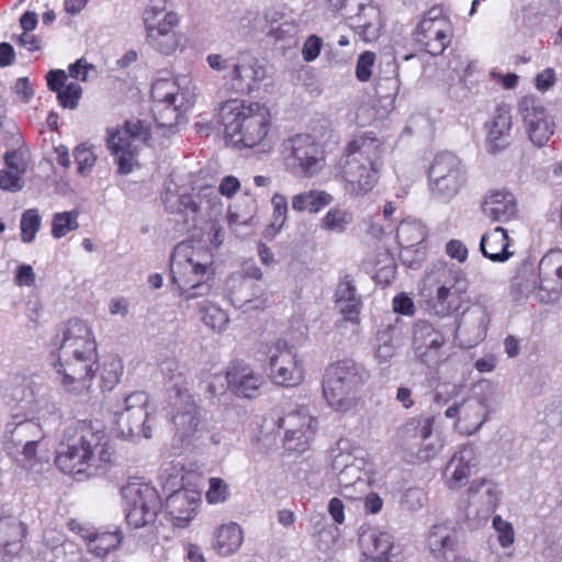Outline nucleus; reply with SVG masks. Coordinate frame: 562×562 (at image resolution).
I'll return each instance as SVG.
<instances>
[{"label": "nucleus", "mask_w": 562, "mask_h": 562, "mask_svg": "<svg viewBox=\"0 0 562 562\" xmlns=\"http://www.w3.org/2000/svg\"><path fill=\"white\" fill-rule=\"evenodd\" d=\"M229 494V486L224 480L220 477H211L209 480V488L205 493L209 504H222L228 499Z\"/></svg>", "instance_id": "obj_58"}, {"label": "nucleus", "mask_w": 562, "mask_h": 562, "mask_svg": "<svg viewBox=\"0 0 562 562\" xmlns=\"http://www.w3.org/2000/svg\"><path fill=\"white\" fill-rule=\"evenodd\" d=\"M234 30L243 36L263 31L260 15L251 10L238 11L234 19Z\"/></svg>", "instance_id": "obj_49"}, {"label": "nucleus", "mask_w": 562, "mask_h": 562, "mask_svg": "<svg viewBox=\"0 0 562 562\" xmlns=\"http://www.w3.org/2000/svg\"><path fill=\"white\" fill-rule=\"evenodd\" d=\"M513 126L512 115L507 109L499 108L493 119L486 123V149L496 154L509 145Z\"/></svg>", "instance_id": "obj_34"}, {"label": "nucleus", "mask_w": 562, "mask_h": 562, "mask_svg": "<svg viewBox=\"0 0 562 562\" xmlns=\"http://www.w3.org/2000/svg\"><path fill=\"white\" fill-rule=\"evenodd\" d=\"M78 211L60 212L53 216L52 221V235L59 239L66 236L69 232L76 231L78 224Z\"/></svg>", "instance_id": "obj_51"}, {"label": "nucleus", "mask_w": 562, "mask_h": 562, "mask_svg": "<svg viewBox=\"0 0 562 562\" xmlns=\"http://www.w3.org/2000/svg\"><path fill=\"white\" fill-rule=\"evenodd\" d=\"M501 502L498 485L487 479L473 480L468 488V516L485 521Z\"/></svg>", "instance_id": "obj_24"}, {"label": "nucleus", "mask_w": 562, "mask_h": 562, "mask_svg": "<svg viewBox=\"0 0 562 562\" xmlns=\"http://www.w3.org/2000/svg\"><path fill=\"white\" fill-rule=\"evenodd\" d=\"M161 370L171 383L169 401L173 447L181 450L196 443H204L205 440L213 445L220 443V432L211 431L201 407L187 387L188 379L179 363L166 362Z\"/></svg>", "instance_id": "obj_3"}, {"label": "nucleus", "mask_w": 562, "mask_h": 562, "mask_svg": "<svg viewBox=\"0 0 562 562\" xmlns=\"http://www.w3.org/2000/svg\"><path fill=\"white\" fill-rule=\"evenodd\" d=\"M279 429L284 430L283 447L288 451L304 452L314 439L318 420L305 406L285 412L277 419Z\"/></svg>", "instance_id": "obj_17"}, {"label": "nucleus", "mask_w": 562, "mask_h": 562, "mask_svg": "<svg viewBox=\"0 0 562 562\" xmlns=\"http://www.w3.org/2000/svg\"><path fill=\"white\" fill-rule=\"evenodd\" d=\"M180 24V16L175 11L166 12L159 20H154L151 23L144 24L146 37L154 35H167L178 33L176 29Z\"/></svg>", "instance_id": "obj_47"}, {"label": "nucleus", "mask_w": 562, "mask_h": 562, "mask_svg": "<svg viewBox=\"0 0 562 562\" xmlns=\"http://www.w3.org/2000/svg\"><path fill=\"white\" fill-rule=\"evenodd\" d=\"M449 340L447 325H436L418 319L412 327V352L416 362L436 368L445 360V348Z\"/></svg>", "instance_id": "obj_13"}, {"label": "nucleus", "mask_w": 562, "mask_h": 562, "mask_svg": "<svg viewBox=\"0 0 562 562\" xmlns=\"http://www.w3.org/2000/svg\"><path fill=\"white\" fill-rule=\"evenodd\" d=\"M180 33L167 34V35H154L153 37H146L148 45L161 55H172L180 45Z\"/></svg>", "instance_id": "obj_54"}, {"label": "nucleus", "mask_w": 562, "mask_h": 562, "mask_svg": "<svg viewBox=\"0 0 562 562\" xmlns=\"http://www.w3.org/2000/svg\"><path fill=\"white\" fill-rule=\"evenodd\" d=\"M366 461L339 448L331 451V471L336 476L339 493L349 499H357L366 492L369 479L364 472Z\"/></svg>", "instance_id": "obj_18"}, {"label": "nucleus", "mask_w": 562, "mask_h": 562, "mask_svg": "<svg viewBox=\"0 0 562 562\" xmlns=\"http://www.w3.org/2000/svg\"><path fill=\"white\" fill-rule=\"evenodd\" d=\"M358 390H346L342 386L323 384V394L330 408L338 413H348L358 404Z\"/></svg>", "instance_id": "obj_42"}, {"label": "nucleus", "mask_w": 562, "mask_h": 562, "mask_svg": "<svg viewBox=\"0 0 562 562\" xmlns=\"http://www.w3.org/2000/svg\"><path fill=\"white\" fill-rule=\"evenodd\" d=\"M492 526L497 536V542L503 549L510 548L515 542L513 525L504 520L499 515L493 517Z\"/></svg>", "instance_id": "obj_57"}, {"label": "nucleus", "mask_w": 562, "mask_h": 562, "mask_svg": "<svg viewBox=\"0 0 562 562\" xmlns=\"http://www.w3.org/2000/svg\"><path fill=\"white\" fill-rule=\"evenodd\" d=\"M57 350L53 362L63 389L80 394L90 387L97 371V341L90 325L81 319L68 321L56 333L52 342Z\"/></svg>", "instance_id": "obj_2"}, {"label": "nucleus", "mask_w": 562, "mask_h": 562, "mask_svg": "<svg viewBox=\"0 0 562 562\" xmlns=\"http://www.w3.org/2000/svg\"><path fill=\"white\" fill-rule=\"evenodd\" d=\"M428 548L430 552L441 560H449L458 548V531L452 525L436 524L428 533Z\"/></svg>", "instance_id": "obj_35"}, {"label": "nucleus", "mask_w": 562, "mask_h": 562, "mask_svg": "<svg viewBox=\"0 0 562 562\" xmlns=\"http://www.w3.org/2000/svg\"><path fill=\"white\" fill-rule=\"evenodd\" d=\"M427 231L425 225L417 220H406L401 222L397 227L396 238L401 246V258L408 261L409 252L414 247H417L415 252H419V245L425 240Z\"/></svg>", "instance_id": "obj_39"}, {"label": "nucleus", "mask_w": 562, "mask_h": 562, "mask_svg": "<svg viewBox=\"0 0 562 562\" xmlns=\"http://www.w3.org/2000/svg\"><path fill=\"white\" fill-rule=\"evenodd\" d=\"M255 206L251 205V210L247 213H239L233 209L228 210L227 223L232 232L238 236L249 235L257 224L254 215Z\"/></svg>", "instance_id": "obj_48"}, {"label": "nucleus", "mask_w": 562, "mask_h": 562, "mask_svg": "<svg viewBox=\"0 0 562 562\" xmlns=\"http://www.w3.org/2000/svg\"><path fill=\"white\" fill-rule=\"evenodd\" d=\"M351 220V214L346 210L333 207L322 218L321 226L326 231L340 234L346 231Z\"/></svg>", "instance_id": "obj_52"}, {"label": "nucleus", "mask_w": 562, "mask_h": 562, "mask_svg": "<svg viewBox=\"0 0 562 562\" xmlns=\"http://www.w3.org/2000/svg\"><path fill=\"white\" fill-rule=\"evenodd\" d=\"M509 248L510 239L507 231L501 226L484 233L480 240L482 255L493 262L507 261L514 255Z\"/></svg>", "instance_id": "obj_36"}, {"label": "nucleus", "mask_w": 562, "mask_h": 562, "mask_svg": "<svg viewBox=\"0 0 562 562\" xmlns=\"http://www.w3.org/2000/svg\"><path fill=\"white\" fill-rule=\"evenodd\" d=\"M311 536L321 551L327 552L339 544L341 532L338 526L329 524L323 515L311 518Z\"/></svg>", "instance_id": "obj_40"}, {"label": "nucleus", "mask_w": 562, "mask_h": 562, "mask_svg": "<svg viewBox=\"0 0 562 562\" xmlns=\"http://www.w3.org/2000/svg\"><path fill=\"white\" fill-rule=\"evenodd\" d=\"M123 372V366L120 359L112 357L103 363L101 371L102 387L112 390Z\"/></svg>", "instance_id": "obj_55"}, {"label": "nucleus", "mask_w": 562, "mask_h": 562, "mask_svg": "<svg viewBox=\"0 0 562 562\" xmlns=\"http://www.w3.org/2000/svg\"><path fill=\"white\" fill-rule=\"evenodd\" d=\"M116 463L115 445L97 420L82 419L71 424L55 456L57 469L77 480L105 475Z\"/></svg>", "instance_id": "obj_1"}, {"label": "nucleus", "mask_w": 562, "mask_h": 562, "mask_svg": "<svg viewBox=\"0 0 562 562\" xmlns=\"http://www.w3.org/2000/svg\"><path fill=\"white\" fill-rule=\"evenodd\" d=\"M74 157L80 173L90 172L97 159L92 149L86 145H79L74 151Z\"/></svg>", "instance_id": "obj_63"}, {"label": "nucleus", "mask_w": 562, "mask_h": 562, "mask_svg": "<svg viewBox=\"0 0 562 562\" xmlns=\"http://www.w3.org/2000/svg\"><path fill=\"white\" fill-rule=\"evenodd\" d=\"M355 27L366 42H372L380 36V12L371 5H360Z\"/></svg>", "instance_id": "obj_41"}, {"label": "nucleus", "mask_w": 562, "mask_h": 562, "mask_svg": "<svg viewBox=\"0 0 562 562\" xmlns=\"http://www.w3.org/2000/svg\"><path fill=\"white\" fill-rule=\"evenodd\" d=\"M228 297L231 303L243 313L265 311L270 301V293L263 283L250 279H228Z\"/></svg>", "instance_id": "obj_23"}, {"label": "nucleus", "mask_w": 562, "mask_h": 562, "mask_svg": "<svg viewBox=\"0 0 562 562\" xmlns=\"http://www.w3.org/2000/svg\"><path fill=\"white\" fill-rule=\"evenodd\" d=\"M126 522L135 528L145 527L155 521L161 508L160 497L148 483L132 481L121 490Z\"/></svg>", "instance_id": "obj_12"}, {"label": "nucleus", "mask_w": 562, "mask_h": 562, "mask_svg": "<svg viewBox=\"0 0 562 562\" xmlns=\"http://www.w3.org/2000/svg\"><path fill=\"white\" fill-rule=\"evenodd\" d=\"M113 414L123 436L133 439L151 437L155 417L147 393L137 391L128 394L115 404Z\"/></svg>", "instance_id": "obj_11"}, {"label": "nucleus", "mask_w": 562, "mask_h": 562, "mask_svg": "<svg viewBox=\"0 0 562 562\" xmlns=\"http://www.w3.org/2000/svg\"><path fill=\"white\" fill-rule=\"evenodd\" d=\"M317 137L297 134L283 143L285 165L292 172L313 176L325 168V156Z\"/></svg>", "instance_id": "obj_15"}, {"label": "nucleus", "mask_w": 562, "mask_h": 562, "mask_svg": "<svg viewBox=\"0 0 562 562\" xmlns=\"http://www.w3.org/2000/svg\"><path fill=\"white\" fill-rule=\"evenodd\" d=\"M220 117L226 143L238 148L261 144L271 125L268 106L255 101L227 100L221 105Z\"/></svg>", "instance_id": "obj_5"}, {"label": "nucleus", "mask_w": 562, "mask_h": 562, "mask_svg": "<svg viewBox=\"0 0 562 562\" xmlns=\"http://www.w3.org/2000/svg\"><path fill=\"white\" fill-rule=\"evenodd\" d=\"M4 161L9 171H0V176H22L29 169L30 151L24 146L9 150L4 155Z\"/></svg>", "instance_id": "obj_46"}, {"label": "nucleus", "mask_w": 562, "mask_h": 562, "mask_svg": "<svg viewBox=\"0 0 562 562\" xmlns=\"http://www.w3.org/2000/svg\"><path fill=\"white\" fill-rule=\"evenodd\" d=\"M201 319L214 331H223L229 324V317L225 310L212 302H204L200 307Z\"/></svg>", "instance_id": "obj_45"}, {"label": "nucleus", "mask_w": 562, "mask_h": 562, "mask_svg": "<svg viewBox=\"0 0 562 562\" xmlns=\"http://www.w3.org/2000/svg\"><path fill=\"white\" fill-rule=\"evenodd\" d=\"M465 292L463 273L445 261L432 262L418 285L424 310L430 316L447 317L460 308Z\"/></svg>", "instance_id": "obj_7"}, {"label": "nucleus", "mask_w": 562, "mask_h": 562, "mask_svg": "<svg viewBox=\"0 0 562 562\" xmlns=\"http://www.w3.org/2000/svg\"><path fill=\"white\" fill-rule=\"evenodd\" d=\"M269 375L280 386L295 387L305 378L304 363L299 353L283 338L276 339L268 348Z\"/></svg>", "instance_id": "obj_16"}, {"label": "nucleus", "mask_w": 562, "mask_h": 562, "mask_svg": "<svg viewBox=\"0 0 562 562\" xmlns=\"http://www.w3.org/2000/svg\"><path fill=\"white\" fill-rule=\"evenodd\" d=\"M267 77V69L259 59L248 52L235 54L232 70L225 76L228 88L241 94H248L259 89Z\"/></svg>", "instance_id": "obj_22"}, {"label": "nucleus", "mask_w": 562, "mask_h": 562, "mask_svg": "<svg viewBox=\"0 0 562 562\" xmlns=\"http://www.w3.org/2000/svg\"><path fill=\"white\" fill-rule=\"evenodd\" d=\"M539 284L530 265H524L521 272L524 276L530 273L533 279L527 280L525 284L520 281V274L515 278L514 285L520 286L522 294H530L538 289V296L541 301L553 300L562 291V250H551L546 254L539 262Z\"/></svg>", "instance_id": "obj_14"}, {"label": "nucleus", "mask_w": 562, "mask_h": 562, "mask_svg": "<svg viewBox=\"0 0 562 562\" xmlns=\"http://www.w3.org/2000/svg\"><path fill=\"white\" fill-rule=\"evenodd\" d=\"M366 378L367 373L364 369L351 360H342L328 366L323 384L359 391Z\"/></svg>", "instance_id": "obj_31"}, {"label": "nucleus", "mask_w": 562, "mask_h": 562, "mask_svg": "<svg viewBox=\"0 0 562 562\" xmlns=\"http://www.w3.org/2000/svg\"><path fill=\"white\" fill-rule=\"evenodd\" d=\"M434 425V416L408 418L398 429L401 446L412 452L422 440L430 439Z\"/></svg>", "instance_id": "obj_37"}, {"label": "nucleus", "mask_w": 562, "mask_h": 562, "mask_svg": "<svg viewBox=\"0 0 562 562\" xmlns=\"http://www.w3.org/2000/svg\"><path fill=\"white\" fill-rule=\"evenodd\" d=\"M244 542L241 527L234 521L220 525L213 531L212 548L221 557L236 553Z\"/></svg>", "instance_id": "obj_38"}, {"label": "nucleus", "mask_w": 562, "mask_h": 562, "mask_svg": "<svg viewBox=\"0 0 562 562\" xmlns=\"http://www.w3.org/2000/svg\"><path fill=\"white\" fill-rule=\"evenodd\" d=\"M467 171L464 162L452 151H440L429 167V172L436 176H451Z\"/></svg>", "instance_id": "obj_44"}, {"label": "nucleus", "mask_w": 562, "mask_h": 562, "mask_svg": "<svg viewBox=\"0 0 562 562\" xmlns=\"http://www.w3.org/2000/svg\"><path fill=\"white\" fill-rule=\"evenodd\" d=\"M214 254L201 241L179 243L170 259V278L178 296L191 301L211 291Z\"/></svg>", "instance_id": "obj_4"}, {"label": "nucleus", "mask_w": 562, "mask_h": 562, "mask_svg": "<svg viewBox=\"0 0 562 562\" xmlns=\"http://www.w3.org/2000/svg\"><path fill=\"white\" fill-rule=\"evenodd\" d=\"M442 446V441L439 438L431 436L429 440H422L412 452L419 461L426 462L436 458L441 451Z\"/></svg>", "instance_id": "obj_60"}, {"label": "nucleus", "mask_w": 562, "mask_h": 562, "mask_svg": "<svg viewBox=\"0 0 562 562\" xmlns=\"http://www.w3.org/2000/svg\"><path fill=\"white\" fill-rule=\"evenodd\" d=\"M69 528L86 541L88 551L100 559L119 549L123 541V535L119 529L97 531L77 521H70Z\"/></svg>", "instance_id": "obj_29"}, {"label": "nucleus", "mask_w": 562, "mask_h": 562, "mask_svg": "<svg viewBox=\"0 0 562 562\" xmlns=\"http://www.w3.org/2000/svg\"><path fill=\"white\" fill-rule=\"evenodd\" d=\"M189 178H168L164 184L162 201L171 213L191 216L192 221L212 220L222 211L217 192L212 186H203L194 194Z\"/></svg>", "instance_id": "obj_8"}, {"label": "nucleus", "mask_w": 562, "mask_h": 562, "mask_svg": "<svg viewBox=\"0 0 562 562\" xmlns=\"http://www.w3.org/2000/svg\"><path fill=\"white\" fill-rule=\"evenodd\" d=\"M225 378L227 389L236 396L245 398L257 397L265 384L261 373L240 361H234L227 367Z\"/></svg>", "instance_id": "obj_27"}, {"label": "nucleus", "mask_w": 562, "mask_h": 562, "mask_svg": "<svg viewBox=\"0 0 562 562\" xmlns=\"http://www.w3.org/2000/svg\"><path fill=\"white\" fill-rule=\"evenodd\" d=\"M56 94L63 108L74 110L78 106L81 99L82 88L76 82H69Z\"/></svg>", "instance_id": "obj_59"}, {"label": "nucleus", "mask_w": 562, "mask_h": 562, "mask_svg": "<svg viewBox=\"0 0 562 562\" xmlns=\"http://www.w3.org/2000/svg\"><path fill=\"white\" fill-rule=\"evenodd\" d=\"M150 134L149 125L143 121H127L121 127L108 130L106 146L119 172L126 175L138 171V148Z\"/></svg>", "instance_id": "obj_10"}, {"label": "nucleus", "mask_w": 562, "mask_h": 562, "mask_svg": "<svg viewBox=\"0 0 562 562\" xmlns=\"http://www.w3.org/2000/svg\"><path fill=\"white\" fill-rule=\"evenodd\" d=\"M353 299L361 297L357 293L352 278L349 274H346L339 280L337 284L335 291V302L346 303L347 301H351Z\"/></svg>", "instance_id": "obj_64"}, {"label": "nucleus", "mask_w": 562, "mask_h": 562, "mask_svg": "<svg viewBox=\"0 0 562 562\" xmlns=\"http://www.w3.org/2000/svg\"><path fill=\"white\" fill-rule=\"evenodd\" d=\"M201 495L193 490L181 488L171 493L164 503L166 517L173 528H186L195 518Z\"/></svg>", "instance_id": "obj_25"}, {"label": "nucleus", "mask_w": 562, "mask_h": 562, "mask_svg": "<svg viewBox=\"0 0 562 562\" xmlns=\"http://www.w3.org/2000/svg\"><path fill=\"white\" fill-rule=\"evenodd\" d=\"M381 142L373 136V133L357 135L348 143L345 155L340 161L346 173L358 176H371L379 173Z\"/></svg>", "instance_id": "obj_19"}, {"label": "nucleus", "mask_w": 562, "mask_h": 562, "mask_svg": "<svg viewBox=\"0 0 562 562\" xmlns=\"http://www.w3.org/2000/svg\"><path fill=\"white\" fill-rule=\"evenodd\" d=\"M479 456L471 445L462 446L450 459L446 467V484L456 490L464 485L469 477L476 471Z\"/></svg>", "instance_id": "obj_30"}, {"label": "nucleus", "mask_w": 562, "mask_h": 562, "mask_svg": "<svg viewBox=\"0 0 562 562\" xmlns=\"http://www.w3.org/2000/svg\"><path fill=\"white\" fill-rule=\"evenodd\" d=\"M449 67L457 74L461 81H467L477 69V61L471 60L467 56L459 55L450 60Z\"/></svg>", "instance_id": "obj_61"}, {"label": "nucleus", "mask_w": 562, "mask_h": 562, "mask_svg": "<svg viewBox=\"0 0 562 562\" xmlns=\"http://www.w3.org/2000/svg\"><path fill=\"white\" fill-rule=\"evenodd\" d=\"M482 212L493 222L506 223L516 216L517 202L510 191L493 189L484 196Z\"/></svg>", "instance_id": "obj_32"}, {"label": "nucleus", "mask_w": 562, "mask_h": 562, "mask_svg": "<svg viewBox=\"0 0 562 562\" xmlns=\"http://www.w3.org/2000/svg\"><path fill=\"white\" fill-rule=\"evenodd\" d=\"M494 412V390L491 385H480L460 403L445 411V417L453 419L456 431L472 436L477 432Z\"/></svg>", "instance_id": "obj_9"}, {"label": "nucleus", "mask_w": 562, "mask_h": 562, "mask_svg": "<svg viewBox=\"0 0 562 562\" xmlns=\"http://www.w3.org/2000/svg\"><path fill=\"white\" fill-rule=\"evenodd\" d=\"M41 224L42 217L37 209L25 210L20 221L21 240L25 244L32 243L41 228Z\"/></svg>", "instance_id": "obj_50"}, {"label": "nucleus", "mask_w": 562, "mask_h": 562, "mask_svg": "<svg viewBox=\"0 0 562 562\" xmlns=\"http://www.w3.org/2000/svg\"><path fill=\"white\" fill-rule=\"evenodd\" d=\"M428 186L435 196L445 201L452 199L461 187L458 178H434Z\"/></svg>", "instance_id": "obj_53"}, {"label": "nucleus", "mask_w": 562, "mask_h": 562, "mask_svg": "<svg viewBox=\"0 0 562 562\" xmlns=\"http://www.w3.org/2000/svg\"><path fill=\"white\" fill-rule=\"evenodd\" d=\"M452 35L451 22L440 7L429 9L414 33L415 41L432 56L443 53L450 44Z\"/></svg>", "instance_id": "obj_20"}, {"label": "nucleus", "mask_w": 562, "mask_h": 562, "mask_svg": "<svg viewBox=\"0 0 562 562\" xmlns=\"http://www.w3.org/2000/svg\"><path fill=\"white\" fill-rule=\"evenodd\" d=\"M45 437L41 425L26 415L13 414L5 424L3 445L10 456H15L19 448L32 440H43Z\"/></svg>", "instance_id": "obj_26"}, {"label": "nucleus", "mask_w": 562, "mask_h": 562, "mask_svg": "<svg viewBox=\"0 0 562 562\" xmlns=\"http://www.w3.org/2000/svg\"><path fill=\"white\" fill-rule=\"evenodd\" d=\"M490 325V315L482 305H473L469 307L457 326L452 325V335L458 339L461 335H465L467 339L460 341L463 348H471L481 342L487 331Z\"/></svg>", "instance_id": "obj_28"}, {"label": "nucleus", "mask_w": 562, "mask_h": 562, "mask_svg": "<svg viewBox=\"0 0 562 562\" xmlns=\"http://www.w3.org/2000/svg\"><path fill=\"white\" fill-rule=\"evenodd\" d=\"M151 99L155 132L173 134L195 103L196 85L189 76L159 78L151 85Z\"/></svg>", "instance_id": "obj_6"}, {"label": "nucleus", "mask_w": 562, "mask_h": 562, "mask_svg": "<svg viewBox=\"0 0 562 562\" xmlns=\"http://www.w3.org/2000/svg\"><path fill=\"white\" fill-rule=\"evenodd\" d=\"M518 112L529 139L538 147L544 146L554 134L555 123L542 102L531 95L522 97L518 102Z\"/></svg>", "instance_id": "obj_21"}, {"label": "nucleus", "mask_w": 562, "mask_h": 562, "mask_svg": "<svg viewBox=\"0 0 562 562\" xmlns=\"http://www.w3.org/2000/svg\"><path fill=\"white\" fill-rule=\"evenodd\" d=\"M273 206L272 220L269 225L268 232L272 231V234H277L286 221L288 213V201L285 196L281 194H274L271 200Z\"/></svg>", "instance_id": "obj_56"}, {"label": "nucleus", "mask_w": 562, "mask_h": 562, "mask_svg": "<svg viewBox=\"0 0 562 562\" xmlns=\"http://www.w3.org/2000/svg\"><path fill=\"white\" fill-rule=\"evenodd\" d=\"M42 440H32L19 448L15 456H11L22 468L31 469L36 462L37 447Z\"/></svg>", "instance_id": "obj_62"}, {"label": "nucleus", "mask_w": 562, "mask_h": 562, "mask_svg": "<svg viewBox=\"0 0 562 562\" xmlns=\"http://www.w3.org/2000/svg\"><path fill=\"white\" fill-rule=\"evenodd\" d=\"M362 559L389 561L393 548V537L390 532L371 527H362L359 533Z\"/></svg>", "instance_id": "obj_33"}, {"label": "nucleus", "mask_w": 562, "mask_h": 562, "mask_svg": "<svg viewBox=\"0 0 562 562\" xmlns=\"http://www.w3.org/2000/svg\"><path fill=\"white\" fill-rule=\"evenodd\" d=\"M331 201L333 198L327 192L312 190L294 195L292 199V207L299 212L308 211L310 213H318L329 205Z\"/></svg>", "instance_id": "obj_43"}]
</instances>
